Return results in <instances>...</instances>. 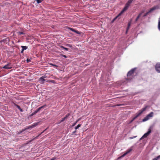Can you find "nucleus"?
Returning a JSON list of instances; mask_svg holds the SVG:
<instances>
[{
	"label": "nucleus",
	"mask_w": 160,
	"mask_h": 160,
	"mask_svg": "<svg viewBox=\"0 0 160 160\" xmlns=\"http://www.w3.org/2000/svg\"><path fill=\"white\" fill-rule=\"evenodd\" d=\"M148 106H146L144 108H142L141 110H139L138 113L136 115V116L134 117L133 119L131 120L130 122H132L133 121L135 120L148 107Z\"/></svg>",
	"instance_id": "f257e3e1"
},
{
	"label": "nucleus",
	"mask_w": 160,
	"mask_h": 160,
	"mask_svg": "<svg viewBox=\"0 0 160 160\" xmlns=\"http://www.w3.org/2000/svg\"><path fill=\"white\" fill-rule=\"evenodd\" d=\"M133 0H128V2L125 4L124 7L121 11V13H123L125 11H126L129 7L130 6V4L132 2Z\"/></svg>",
	"instance_id": "f03ea898"
},
{
	"label": "nucleus",
	"mask_w": 160,
	"mask_h": 160,
	"mask_svg": "<svg viewBox=\"0 0 160 160\" xmlns=\"http://www.w3.org/2000/svg\"><path fill=\"white\" fill-rule=\"evenodd\" d=\"M153 115V112H151L144 118L142 120V121L144 122L148 120L150 118L152 117Z\"/></svg>",
	"instance_id": "7ed1b4c3"
},
{
	"label": "nucleus",
	"mask_w": 160,
	"mask_h": 160,
	"mask_svg": "<svg viewBox=\"0 0 160 160\" xmlns=\"http://www.w3.org/2000/svg\"><path fill=\"white\" fill-rule=\"evenodd\" d=\"M135 70V68H133L128 72V73L127 74V76L128 77V78H127V81L131 80V79H130L128 77L131 76L132 75V74L134 72Z\"/></svg>",
	"instance_id": "20e7f679"
},
{
	"label": "nucleus",
	"mask_w": 160,
	"mask_h": 160,
	"mask_svg": "<svg viewBox=\"0 0 160 160\" xmlns=\"http://www.w3.org/2000/svg\"><path fill=\"white\" fill-rule=\"evenodd\" d=\"M151 130L150 129H149L148 130V131L146 133H145L142 136V137L140 139V140H141L142 139H143V138L147 137L149 134L151 133Z\"/></svg>",
	"instance_id": "39448f33"
},
{
	"label": "nucleus",
	"mask_w": 160,
	"mask_h": 160,
	"mask_svg": "<svg viewBox=\"0 0 160 160\" xmlns=\"http://www.w3.org/2000/svg\"><path fill=\"white\" fill-rule=\"evenodd\" d=\"M132 150V147H131L130 148L128 149L127 150L126 152L123 154L122 155L121 157L118 158V159L121 158H122L125 156L126 155L130 152Z\"/></svg>",
	"instance_id": "423d86ee"
},
{
	"label": "nucleus",
	"mask_w": 160,
	"mask_h": 160,
	"mask_svg": "<svg viewBox=\"0 0 160 160\" xmlns=\"http://www.w3.org/2000/svg\"><path fill=\"white\" fill-rule=\"evenodd\" d=\"M3 68L5 69H10L12 68V66L11 64L10 63H8L7 64L5 65L2 67Z\"/></svg>",
	"instance_id": "0eeeda50"
},
{
	"label": "nucleus",
	"mask_w": 160,
	"mask_h": 160,
	"mask_svg": "<svg viewBox=\"0 0 160 160\" xmlns=\"http://www.w3.org/2000/svg\"><path fill=\"white\" fill-rule=\"evenodd\" d=\"M39 81L41 84H43L45 82H48L47 80L45 79L42 77H40L39 79Z\"/></svg>",
	"instance_id": "6e6552de"
},
{
	"label": "nucleus",
	"mask_w": 160,
	"mask_h": 160,
	"mask_svg": "<svg viewBox=\"0 0 160 160\" xmlns=\"http://www.w3.org/2000/svg\"><path fill=\"white\" fill-rule=\"evenodd\" d=\"M68 30H69L72 31V32H75L76 33L78 34H80L81 33V32H79L78 31V30H76L73 28H71L70 27H68Z\"/></svg>",
	"instance_id": "1a4fd4ad"
},
{
	"label": "nucleus",
	"mask_w": 160,
	"mask_h": 160,
	"mask_svg": "<svg viewBox=\"0 0 160 160\" xmlns=\"http://www.w3.org/2000/svg\"><path fill=\"white\" fill-rule=\"evenodd\" d=\"M156 71L158 72H160V63H157L155 67Z\"/></svg>",
	"instance_id": "9d476101"
},
{
	"label": "nucleus",
	"mask_w": 160,
	"mask_h": 160,
	"mask_svg": "<svg viewBox=\"0 0 160 160\" xmlns=\"http://www.w3.org/2000/svg\"><path fill=\"white\" fill-rule=\"evenodd\" d=\"M159 8V6L158 5L154 6L152 8H151L150 10L149 11V12H151L153 11L158 9Z\"/></svg>",
	"instance_id": "9b49d317"
},
{
	"label": "nucleus",
	"mask_w": 160,
	"mask_h": 160,
	"mask_svg": "<svg viewBox=\"0 0 160 160\" xmlns=\"http://www.w3.org/2000/svg\"><path fill=\"white\" fill-rule=\"evenodd\" d=\"M70 115V114L68 113L66 115V116L63 118L61 120L60 122H63L65 119H66Z\"/></svg>",
	"instance_id": "f8f14e48"
},
{
	"label": "nucleus",
	"mask_w": 160,
	"mask_h": 160,
	"mask_svg": "<svg viewBox=\"0 0 160 160\" xmlns=\"http://www.w3.org/2000/svg\"><path fill=\"white\" fill-rule=\"evenodd\" d=\"M30 128H31V126H28L26 127L25 129L22 130V131H21L19 132V133L20 134L22 132H24V131H25L26 130Z\"/></svg>",
	"instance_id": "ddd939ff"
},
{
	"label": "nucleus",
	"mask_w": 160,
	"mask_h": 160,
	"mask_svg": "<svg viewBox=\"0 0 160 160\" xmlns=\"http://www.w3.org/2000/svg\"><path fill=\"white\" fill-rule=\"evenodd\" d=\"M14 105L21 112H23V110H22V109H21L20 108V107L18 105L14 103Z\"/></svg>",
	"instance_id": "4468645a"
},
{
	"label": "nucleus",
	"mask_w": 160,
	"mask_h": 160,
	"mask_svg": "<svg viewBox=\"0 0 160 160\" xmlns=\"http://www.w3.org/2000/svg\"><path fill=\"white\" fill-rule=\"evenodd\" d=\"M39 122H37L36 123H33L32 125H31V128H33L36 127L37 126L38 124L39 123Z\"/></svg>",
	"instance_id": "2eb2a0df"
},
{
	"label": "nucleus",
	"mask_w": 160,
	"mask_h": 160,
	"mask_svg": "<svg viewBox=\"0 0 160 160\" xmlns=\"http://www.w3.org/2000/svg\"><path fill=\"white\" fill-rule=\"evenodd\" d=\"M46 106V105H44L43 106H42L41 107H40L38 108L37 110H36V111H37V112H39L42 108H44Z\"/></svg>",
	"instance_id": "dca6fc26"
},
{
	"label": "nucleus",
	"mask_w": 160,
	"mask_h": 160,
	"mask_svg": "<svg viewBox=\"0 0 160 160\" xmlns=\"http://www.w3.org/2000/svg\"><path fill=\"white\" fill-rule=\"evenodd\" d=\"M144 12V10L142 11L137 16L136 18L138 19H139L140 17H141V15Z\"/></svg>",
	"instance_id": "f3484780"
},
{
	"label": "nucleus",
	"mask_w": 160,
	"mask_h": 160,
	"mask_svg": "<svg viewBox=\"0 0 160 160\" xmlns=\"http://www.w3.org/2000/svg\"><path fill=\"white\" fill-rule=\"evenodd\" d=\"M60 48L65 50L66 51H68V49L67 48H66L63 47V46H61L60 47Z\"/></svg>",
	"instance_id": "a211bd4d"
},
{
	"label": "nucleus",
	"mask_w": 160,
	"mask_h": 160,
	"mask_svg": "<svg viewBox=\"0 0 160 160\" xmlns=\"http://www.w3.org/2000/svg\"><path fill=\"white\" fill-rule=\"evenodd\" d=\"M21 47L22 48V49L24 50H26L28 48V47L26 46H22Z\"/></svg>",
	"instance_id": "6ab92c4d"
},
{
	"label": "nucleus",
	"mask_w": 160,
	"mask_h": 160,
	"mask_svg": "<svg viewBox=\"0 0 160 160\" xmlns=\"http://www.w3.org/2000/svg\"><path fill=\"white\" fill-rule=\"evenodd\" d=\"M158 28L159 31H160V18H159L158 22Z\"/></svg>",
	"instance_id": "aec40b11"
},
{
	"label": "nucleus",
	"mask_w": 160,
	"mask_h": 160,
	"mask_svg": "<svg viewBox=\"0 0 160 160\" xmlns=\"http://www.w3.org/2000/svg\"><path fill=\"white\" fill-rule=\"evenodd\" d=\"M121 13V12L119 13V14L115 18H113V19H114V20H116L117 18L120 15H121L122 13Z\"/></svg>",
	"instance_id": "412c9836"
},
{
	"label": "nucleus",
	"mask_w": 160,
	"mask_h": 160,
	"mask_svg": "<svg viewBox=\"0 0 160 160\" xmlns=\"http://www.w3.org/2000/svg\"><path fill=\"white\" fill-rule=\"evenodd\" d=\"M121 13V12L119 13V14L115 18H113V19H114V20H116L117 18L120 15H121L122 13Z\"/></svg>",
	"instance_id": "4be33fe9"
},
{
	"label": "nucleus",
	"mask_w": 160,
	"mask_h": 160,
	"mask_svg": "<svg viewBox=\"0 0 160 160\" xmlns=\"http://www.w3.org/2000/svg\"><path fill=\"white\" fill-rule=\"evenodd\" d=\"M43 0H35L38 4L41 2Z\"/></svg>",
	"instance_id": "5701e85b"
},
{
	"label": "nucleus",
	"mask_w": 160,
	"mask_h": 160,
	"mask_svg": "<svg viewBox=\"0 0 160 160\" xmlns=\"http://www.w3.org/2000/svg\"><path fill=\"white\" fill-rule=\"evenodd\" d=\"M160 158V155L158 156L157 158H154L152 160H158Z\"/></svg>",
	"instance_id": "b1692460"
},
{
	"label": "nucleus",
	"mask_w": 160,
	"mask_h": 160,
	"mask_svg": "<svg viewBox=\"0 0 160 160\" xmlns=\"http://www.w3.org/2000/svg\"><path fill=\"white\" fill-rule=\"evenodd\" d=\"M149 13H150V12H149V11H148V12H146L145 14H144L143 15V17H142V18H144V17H145L146 16H147V15H148Z\"/></svg>",
	"instance_id": "393cba45"
},
{
	"label": "nucleus",
	"mask_w": 160,
	"mask_h": 160,
	"mask_svg": "<svg viewBox=\"0 0 160 160\" xmlns=\"http://www.w3.org/2000/svg\"><path fill=\"white\" fill-rule=\"evenodd\" d=\"M78 121H79V120H77V121H76V122L72 124V127L74 126L78 122Z\"/></svg>",
	"instance_id": "a878e982"
},
{
	"label": "nucleus",
	"mask_w": 160,
	"mask_h": 160,
	"mask_svg": "<svg viewBox=\"0 0 160 160\" xmlns=\"http://www.w3.org/2000/svg\"><path fill=\"white\" fill-rule=\"evenodd\" d=\"M81 126V125L80 124H78L77 126H76L75 127V129L76 130L77 129H78Z\"/></svg>",
	"instance_id": "bb28decb"
},
{
	"label": "nucleus",
	"mask_w": 160,
	"mask_h": 160,
	"mask_svg": "<svg viewBox=\"0 0 160 160\" xmlns=\"http://www.w3.org/2000/svg\"><path fill=\"white\" fill-rule=\"evenodd\" d=\"M41 77L42 78H44V79H45V78H47L48 77L47 76L46 74H45V75L42 76Z\"/></svg>",
	"instance_id": "cd10ccee"
},
{
	"label": "nucleus",
	"mask_w": 160,
	"mask_h": 160,
	"mask_svg": "<svg viewBox=\"0 0 160 160\" xmlns=\"http://www.w3.org/2000/svg\"><path fill=\"white\" fill-rule=\"evenodd\" d=\"M66 46L67 47H70V48H72V45H71V44H67L66 45Z\"/></svg>",
	"instance_id": "c85d7f7f"
},
{
	"label": "nucleus",
	"mask_w": 160,
	"mask_h": 160,
	"mask_svg": "<svg viewBox=\"0 0 160 160\" xmlns=\"http://www.w3.org/2000/svg\"><path fill=\"white\" fill-rule=\"evenodd\" d=\"M129 28H130V27H129V26H128V27H127V30H126V34L127 33L129 29Z\"/></svg>",
	"instance_id": "c756f323"
},
{
	"label": "nucleus",
	"mask_w": 160,
	"mask_h": 160,
	"mask_svg": "<svg viewBox=\"0 0 160 160\" xmlns=\"http://www.w3.org/2000/svg\"><path fill=\"white\" fill-rule=\"evenodd\" d=\"M33 140V139H32L30 141H27V144H29Z\"/></svg>",
	"instance_id": "7c9ffc66"
},
{
	"label": "nucleus",
	"mask_w": 160,
	"mask_h": 160,
	"mask_svg": "<svg viewBox=\"0 0 160 160\" xmlns=\"http://www.w3.org/2000/svg\"><path fill=\"white\" fill-rule=\"evenodd\" d=\"M137 137V136H133V137H130V139H133V138H135L136 137Z\"/></svg>",
	"instance_id": "2f4dec72"
},
{
	"label": "nucleus",
	"mask_w": 160,
	"mask_h": 160,
	"mask_svg": "<svg viewBox=\"0 0 160 160\" xmlns=\"http://www.w3.org/2000/svg\"><path fill=\"white\" fill-rule=\"evenodd\" d=\"M19 34L20 35H22V34H24V33L23 32H19Z\"/></svg>",
	"instance_id": "473e14b6"
},
{
	"label": "nucleus",
	"mask_w": 160,
	"mask_h": 160,
	"mask_svg": "<svg viewBox=\"0 0 160 160\" xmlns=\"http://www.w3.org/2000/svg\"><path fill=\"white\" fill-rule=\"evenodd\" d=\"M61 56L62 57H63L65 58H67V57L66 56L64 55H62Z\"/></svg>",
	"instance_id": "72a5a7b5"
},
{
	"label": "nucleus",
	"mask_w": 160,
	"mask_h": 160,
	"mask_svg": "<svg viewBox=\"0 0 160 160\" xmlns=\"http://www.w3.org/2000/svg\"><path fill=\"white\" fill-rule=\"evenodd\" d=\"M46 129H45L43 131H42V132L39 134V135H40L41 134H42V133H43L45 131H46Z\"/></svg>",
	"instance_id": "f704fd0d"
},
{
	"label": "nucleus",
	"mask_w": 160,
	"mask_h": 160,
	"mask_svg": "<svg viewBox=\"0 0 160 160\" xmlns=\"http://www.w3.org/2000/svg\"><path fill=\"white\" fill-rule=\"evenodd\" d=\"M50 65H51V66H57L55 64H54L52 63H50Z\"/></svg>",
	"instance_id": "c9c22d12"
},
{
	"label": "nucleus",
	"mask_w": 160,
	"mask_h": 160,
	"mask_svg": "<svg viewBox=\"0 0 160 160\" xmlns=\"http://www.w3.org/2000/svg\"><path fill=\"white\" fill-rule=\"evenodd\" d=\"M130 25H131V22H129L128 23V26L130 27Z\"/></svg>",
	"instance_id": "e433bc0d"
},
{
	"label": "nucleus",
	"mask_w": 160,
	"mask_h": 160,
	"mask_svg": "<svg viewBox=\"0 0 160 160\" xmlns=\"http://www.w3.org/2000/svg\"><path fill=\"white\" fill-rule=\"evenodd\" d=\"M34 115V114L33 112L31 115H29V117H32V116H33Z\"/></svg>",
	"instance_id": "4c0bfd02"
},
{
	"label": "nucleus",
	"mask_w": 160,
	"mask_h": 160,
	"mask_svg": "<svg viewBox=\"0 0 160 160\" xmlns=\"http://www.w3.org/2000/svg\"><path fill=\"white\" fill-rule=\"evenodd\" d=\"M27 61L28 62H29L30 61V60L29 59L27 58Z\"/></svg>",
	"instance_id": "58836bf2"
},
{
	"label": "nucleus",
	"mask_w": 160,
	"mask_h": 160,
	"mask_svg": "<svg viewBox=\"0 0 160 160\" xmlns=\"http://www.w3.org/2000/svg\"><path fill=\"white\" fill-rule=\"evenodd\" d=\"M37 113V111H36V110H35L33 112V114H34V115L35 114H36Z\"/></svg>",
	"instance_id": "ea45409f"
},
{
	"label": "nucleus",
	"mask_w": 160,
	"mask_h": 160,
	"mask_svg": "<svg viewBox=\"0 0 160 160\" xmlns=\"http://www.w3.org/2000/svg\"><path fill=\"white\" fill-rule=\"evenodd\" d=\"M40 136V135H38V136H37V137H35V138L33 139V140H34V139H37V138H38V136Z\"/></svg>",
	"instance_id": "a19ab883"
},
{
	"label": "nucleus",
	"mask_w": 160,
	"mask_h": 160,
	"mask_svg": "<svg viewBox=\"0 0 160 160\" xmlns=\"http://www.w3.org/2000/svg\"><path fill=\"white\" fill-rule=\"evenodd\" d=\"M24 51V50L22 49V50L21 51V53H23V52Z\"/></svg>",
	"instance_id": "79ce46f5"
},
{
	"label": "nucleus",
	"mask_w": 160,
	"mask_h": 160,
	"mask_svg": "<svg viewBox=\"0 0 160 160\" xmlns=\"http://www.w3.org/2000/svg\"><path fill=\"white\" fill-rule=\"evenodd\" d=\"M76 132H77V131H76V130H75V131H73V132H72V133H73V134H74V133H76Z\"/></svg>",
	"instance_id": "37998d69"
},
{
	"label": "nucleus",
	"mask_w": 160,
	"mask_h": 160,
	"mask_svg": "<svg viewBox=\"0 0 160 160\" xmlns=\"http://www.w3.org/2000/svg\"><path fill=\"white\" fill-rule=\"evenodd\" d=\"M115 21V20H114V19H113L112 21V22H113Z\"/></svg>",
	"instance_id": "c03bdc74"
},
{
	"label": "nucleus",
	"mask_w": 160,
	"mask_h": 160,
	"mask_svg": "<svg viewBox=\"0 0 160 160\" xmlns=\"http://www.w3.org/2000/svg\"><path fill=\"white\" fill-rule=\"evenodd\" d=\"M138 19H137V18H136V19H135V21H136V22L137 21H138Z\"/></svg>",
	"instance_id": "a18cd8bd"
},
{
	"label": "nucleus",
	"mask_w": 160,
	"mask_h": 160,
	"mask_svg": "<svg viewBox=\"0 0 160 160\" xmlns=\"http://www.w3.org/2000/svg\"><path fill=\"white\" fill-rule=\"evenodd\" d=\"M54 82V81L53 80H52L51 81V82Z\"/></svg>",
	"instance_id": "49530a36"
},
{
	"label": "nucleus",
	"mask_w": 160,
	"mask_h": 160,
	"mask_svg": "<svg viewBox=\"0 0 160 160\" xmlns=\"http://www.w3.org/2000/svg\"><path fill=\"white\" fill-rule=\"evenodd\" d=\"M1 42V41H0V42Z\"/></svg>",
	"instance_id": "de8ad7c7"
}]
</instances>
